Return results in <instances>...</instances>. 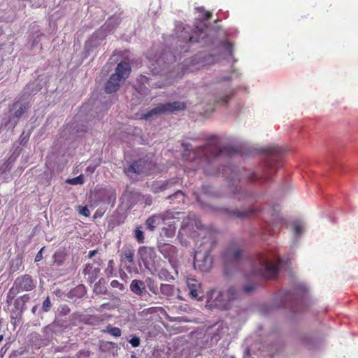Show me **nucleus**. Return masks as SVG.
Returning <instances> with one entry per match:
<instances>
[{
	"instance_id": "obj_1",
	"label": "nucleus",
	"mask_w": 358,
	"mask_h": 358,
	"mask_svg": "<svg viewBox=\"0 0 358 358\" xmlns=\"http://www.w3.org/2000/svg\"><path fill=\"white\" fill-rule=\"evenodd\" d=\"M246 261L250 267L249 273L246 274L247 278L273 279L278 275L280 259L276 255L259 254L253 259Z\"/></svg>"
},
{
	"instance_id": "obj_35",
	"label": "nucleus",
	"mask_w": 358,
	"mask_h": 358,
	"mask_svg": "<svg viewBox=\"0 0 358 358\" xmlns=\"http://www.w3.org/2000/svg\"><path fill=\"white\" fill-rule=\"evenodd\" d=\"M190 224L192 225V222H190V221H185L184 220L182 221V222L181 229H180V231H179V235L182 234V231H185L186 229H187L188 226Z\"/></svg>"
},
{
	"instance_id": "obj_21",
	"label": "nucleus",
	"mask_w": 358,
	"mask_h": 358,
	"mask_svg": "<svg viewBox=\"0 0 358 358\" xmlns=\"http://www.w3.org/2000/svg\"><path fill=\"white\" fill-rule=\"evenodd\" d=\"M168 199H170L171 203L184 202L185 194L182 191L178 190V191L176 192L174 194L170 195L168 197Z\"/></svg>"
},
{
	"instance_id": "obj_20",
	"label": "nucleus",
	"mask_w": 358,
	"mask_h": 358,
	"mask_svg": "<svg viewBox=\"0 0 358 358\" xmlns=\"http://www.w3.org/2000/svg\"><path fill=\"white\" fill-rule=\"evenodd\" d=\"M116 200V192L113 189H106L103 191V197L101 202L106 204L114 205Z\"/></svg>"
},
{
	"instance_id": "obj_5",
	"label": "nucleus",
	"mask_w": 358,
	"mask_h": 358,
	"mask_svg": "<svg viewBox=\"0 0 358 358\" xmlns=\"http://www.w3.org/2000/svg\"><path fill=\"white\" fill-rule=\"evenodd\" d=\"M131 71V66L127 62H120L117 64L115 72L113 73L105 84V91L108 94L115 92L118 90L120 83L126 80Z\"/></svg>"
},
{
	"instance_id": "obj_40",
	"label": "nucleus",
	"mask_w": 358,
	"mask_h": 358,
	"mask_svg": "<svg viewBox=\"0 0 358 358\" xmlns=\"http://www.w3.org/2000/svg\"><path fill=\"white\" fill-rule=\"evenodd\" d=\"M43 248H41V249L38 252V253L36 254V257H35V262H40V261L43 259L42 251H43Z\"/></svg>"
},
{
	"instance_id": "obj_32",
	"label": "nucleus",
	"mask_w": 358,
	"mask_h": 358,
	"mask_svg": "<svg viewBox=\"0 0 358 358\" xmlns=\"http://www.w3.org/2000/svg\"><path fill=\"white\" fill-rule=\"evenodd\" d=\"M79 213L85 217H89L90 215V211L87 206H78Z\"/></svg>"
},
{
	"instance_id": "obj_39",
	"label": "nucleus",
	"mask_w": 358,
	"mask_h": 358,
	"mask_svg": "<svg viewBox=\"0 0 358 358\" xmlns=\"http://www.w3.org/2000/svg\"><path fill=\"white\" fill-rule=\"evenodd\" d=\"M255 289L254 285H249L243 287V292L246 294L250 293L251 291Z\"/></svg>"
},
{
	"instance_id": "obj_51",
	"label": "nucleus",
	"mask_w": 358,
	"mask_h": 358,
	"mask_svg": "<svg viewBox=\"0 0 358 358\" xmlns=\"http://www.w3.org/2000/svg\"><path fill=\"white\" fill-rule=\"evenodd\" d=\"M132 358H136L135 355L131 356Z\"/></svg>"
},
{
	"instance_id": "obj_8",
	"label": "nucleus",
	"mask_w": 358,
	"mask_h": 358,
	"mask_svg": "<svg viewBox=\"0 0 358 358\" xmlns=\"http://www.w3.org/2000/svg\"><path fill=\"white\" fill-rule=\"evenodd\" d=\"M127 176L136 174H151V164L144 159V158H138V159L133 162L127 169L124 170Z\"/></svg>"
},
{
	"instance_id": "obj_14",
	"label": "nucleus",
	"mask_w": 358,
	"mask_h": 358,
	"mask_svg": "<svg viewBox=\"0 0 358 358\" xmlns=\"http://www.w3.org/2000/svg\"><path fill=\"white\" fill-rule=\"evenodd\" d=\"M134 252L135 250L131 245H124L120 251V261L122 263L128 262L129 264L134 265L135 255Z\"/></svg>"
},
{
	"instance_id": "obj_12",
	"label": "nucleus",
	"mask_w": 358,
	"mask_h": 358,
	"mask_svg": "<svg viewBox=\"0 0 358 358\" xmlns=\"http://www.w3.org/2000/svg\"><path fill=\"white\" fill-rule=\"evenodd\" d=\"M262 152L266 155L278 157L293 154V150L285 145H271L263 148Z\"/></svg>"
},
{
	"instance_id": "obj_4",
	"label": "nucleus",
	"mask_w": 358,
	"mask_h": 358,
	"mask_svg": "<svg viewBox=\"0 0 358 358\" xmlns=\"http://www.w3.org/2000/svg\"><path fill=\"white\" fill-rule=\"evenodd\" d=\"M243 249L236 241H231L222 252L225 273L229 275L231 268H236L242 258Z\"/></svg>"
},
{
	"instance_id": "obj_45",
	"label": "nucleus",
	"mask_w": 358,
	"mask_h": 358,
	"mask_svg": "<svg viewBox=\"0 0 358 358\" xmlns=\"http://www.w3.org/2000/svg\"><path fill=\"white\" fill-rule=\"evenodd\" d=\"M202 153L204 155L203 157H208L206 152L203 151ZM213 157H220V154L217 153V154L214 155Z\"/></svg>"
},
{
	"instance_id": "obj_10",
	"label": "nucleus",
	"mask_w": 358,
	"mask_h": 358,
	"mask_svg": "<svg viewBox=\"0 0 358 358\" xmlns=\"http://www.w3.org/2000/svg\"><path fill=\"white\" fill-rule=\"evenodd\" d=\"M30 300L29 294H25L17 298L13 304V308L11 310L10 318L14 320V323L19 322L22 317L24 311L26 310V303Z\"/></svg>"
},
{
	"instance_id": "obj_15",
	"label": "nucleus",
	"mask_w": 358,
	"mask_h": 358,
	"mask_svg": "<svg viewBox=\"0 0 358 358\" xmlns=\"http://www.w3.org/2000/svg\"><path fill=\"white\" fill-rule=\"evenodd\" d=\"M259 210L254 207H250L248 209L243 210H229L227 209L225 210V212L228 215V216L231 217H237V218H245L250 217L251 215H255Z\"/></svg>"
},
{
	"instance_id": "obj_44",
	"label": "nucleus",
	"mask_w": 358,
	"mask_h": 358,
	"mask_svg": "<svg viewBox=\"0 0 358 358\" xmlns=\"http://www.w3.org/2000/svg\"><path fill=\"white\" fill-rule=\"evenodd\" d=\"M166 185H167V184H162V185L159 187V190H160V191H163V190H164V189L166 188Z\"/></svg>"
},
{
	"instance_id": "obj_25",
	"label": "nucleus",
	"mask_w": 358,
	"mask_h": 358,
	"mask_svg": "<svg viewBox=\"0 0 358 358\" xmlns=\"http://www.w3.org/2000/svg\"><path fill=\"white\" fill-rule=\"evenodd\" d=\"M160 292L166 296H171L174 293V287L169 284H161Z\"/></svg>"
},
{
	"instance_id": "obj_36",
	"label": "nucleus",
	"mask_w": 358,
	"mask_h": 358,
	"mask_svg": "<svg viewBox=\"0 0 358 358\" xmlns=\"http://www.w3.org/2000/svg\"><path fill=\"white\" fill-rule=\"evenodd\" d=\"M26 110V106H24V105H22L19 109H17L15 112V117H20L22 114L25 112Z\"/></svg>"
},
{
	"instance_id": "obj_17",
	"label": "nucleus",
	"mask_w": 358,
	"mask_h": 358,
	"mask_svg": "<svg viewBox=\"0 0 358 358\" xmlns=\"http://www.w3.org/2000/svg\"><path fill=\"white\" fill-rule=\"evenodd\" d=\"M138 255L145 264L153 259L156 256L155 249L148 246L140 247L138 249Z\"/></svg>"
},
{
	"instance_id": "obj_9",
	"label": "nucleus",
	"mask_w": 358,
	"mask_h": 358,
	"mask_svg": "<svg viewBox=\"0 0 358 358\" xmlns=\"http://www.w3.org/2000/svg\"><path fill=\"white\" fill-rule=\"evenodd\" d=\"M174 214L170 210L162 213L155 214L146 220L145 225L148 230L153 231L157 227L165 224L166 221L173 220Z\"/></svg>"
},
{
	"instance_id": "obj_16",
	"label": "nucleus",
	"mask_w": 358,
	"mask_h": 358,
	"mask_svg": "<svg viewBox=\"0 0 358 358\" xmlns=\"http://www.w3.org/2000/svg\"><path fill=\"white\" fill-rule=\"evenodd\" d=\"M99 271V268L94 264H87L83 268V273L90 283H93L97 279Z\"/></svg>"
},
{
	"instance_id": "obj_24",
	"label": "nucleus",
	"mask_w": 358,
	"mask_h": 358,
	"mask_svg": "<svg viewBox=\"0 0 358 358\" xmlns=\"http://www.w3.org/2000/svg\"><path fill=\"white\" fill-rule=\"evenodd\" d=\"M157 275L159 278L162 280L170 281L174 279L173 276L171 274V273L166 268H161L158 271Z\"/></svg>"
},
{
	"instance_id": "obj_18",
	"label": "nucleus",
	"mask_w": 358,
	"mask_h": 358,
	"mask_svg": "<svg viewBox=\"0 0 358 358\" xmlns=\"http://www.w3.org/2000/svg\"><path fill=\"white\" fill-rule=\"evenodd\" d=\"M145 282L140 280H133L130 284L131 291L136 295L141 296L145 289Z\"/></svg>"
},
{
	"instance_id": "obj_28",
	"label": "nucleus",
	"mask_w": 358,
	"mask_h": 358,
	"mask_svg": "<svg viewBox=\"0 0 358 358\" xmlns=\"http://www.w3.org/2000/svg\"><path fill=\"white\" fill-rule=\"evenodd\" d=\"M17 294V291L12 286L7 294L6 303L10 305Z\"/></svg>"
},
{
	"instance_id": "obj_2",
	"label": "nucleus",
	"mask_w": 358,
	"mask_h": 358,
	"mask_svg": "<svg viewBox=\"0 0 358 358\" xmlns=\"http://www.w3.org/2000/svg\"><path fill=\"white\" fill-rule=\"evenodd\" d=\"M196 227L199 229V236L202 237V241L199 248L206 246L204 252L201 248L195 252L194 257V266L202 272L208 271L213 265V259L210 256V252L213 248L217 243V232L215 230H206L201 229L200 222L194 220Z\"/></svg>"
},
{
	"instance_id": "obj_50",
	"label": "nucleus",
	"mask_w": 358,
	"mask_h": 358,
	"mask_svg": "<svg viewBox=\"0 0 358 358\" xmlns=\"http://www.w3.org/2000/svg\"><path fill=\"white\" fill-rule=\"evenodd\" d=\"M157 62H159V61H160V58L157 59Z\"/></svg>"
},
{
	"instance_id": "obj_34",
	"label": "nucleus",
	"mask_w": 358,
	"mask_h": 358,
	"mask_svg": "<svg viewBox=\"0 0 358 358\" xmlns=\"http://www.w3.org/2000/svg\"><path fill=\"white\" fill-rule=\"evenodd\" d=\"M129 343L132 345L134 348H136L140 345V338L138 336H133L129 341Z\"/></svg>"
},
{
	"instance_id": "obj_48",
	"label": "nucleus",
	"mask_w": 358,
	"mask_h": 358,
	"mask_svg": "<svg viewBox=\"0 0 358 358\" xmlns=\"http://www.w3.org/2000/svg\"><path fill=\"white\" fill-rule=\"evenodd\" d=\"M3 339V335H0V342Z\"/></svg>"
},
{
	"instance_id": "obj_22",
	"label": "nucleus",
	"mask_w": 358,
	"mask_h": 358,
	"mask_svg": "<svg viewBox=\"0 0 358 358\" xmlns=\"http://www.w3.org/2000/svg\"><path fill=\"white\" fill-rule=\"evenodd\" d=\"M101 332L108 333L114 337H120L122 334L120 328L112 327L110 324H108L105 329L101 330Z\"/></svg>"
},
{
	"instance_id": "obj_31",
	"label": "nucleus",
	"mask_w": 358,
	"mask_h": 358,
	"mask_svg": "<svg viewBox=\"0 0 358 358\" xmlns=\"http://www.w3.org/2000/svg\"><path fill=\"white\" fill-rule=\"evenodd\" d=\"M181 145L184 151L186 152V155H189L190 151L193 150L192 145L187 142L182 141Z\"/></svg>"
},
{
	"instance_id": "obj_7",
	"label": "nucleus",
	"mask_w": 358,
	"mask_h": 358,
	"mask_svg": "<svg viewBox=\"0 0 358 358\" xmlns=\"http://www.w3.org/2000/svg\"><path fill=\"white\" fill-rule=\"evenodd\" d=\"M238 290L234 287H230L226 292H221L215 299V306L220 309L227 310L230 307V302L238 299Z\"/></svg>"
},
{
	"instance_id": "obj_26",
	"label": "nucleus",
	"mask_w": 358,
	"mask_h": 358,
	"mask_svg": "<svg viewBox=\"0 0 358 358\" xmlns=\"http://www.w3.org/2000/svg\"><path fill=\"white\" fill-rule=\"evenodd\" d=\"M105 274L107 278H110L115 275V262L113 259H110L108 261L107 267L105 269Z\"/></svg>"
},
{
	"instance_id": "obj_47",
	"label": "nucleus",
	"mask_w": 358,
	"mask_h": 358,
	"mask_svg": "<svg viewBox=\"0 0 358 358\" xmlns=\"http://www.w3.org/2000/svg\"><path fill=\"white\" fill-rule=\"evenodd\" d=\"M228 170H231V169L229 167H227V169H223V171H226V173L227 172Z\"/></svg>"
},
{
	"instance_id": "obj_49",
	"label": "nucleus",
	"mask_w": 358,
	"mask_h": 358,
	"mask_svg": "<svg viewBox=\"0 0 358 358\" xmlns=\"http://www.w3.org/2000/svg\"><path fill=\"white\" fill-rule=\"evenodd\" d=\"M201 149H202V150H206V147H202V148H201Z\"/></svg>"
},
{
	"instance_id": "obj_33",
	"label": "nucleus",
	"mask_w": 358,
	"mask_h": 358,
	"mask_svg": "<svg viewBox=\"0 0 358 358\" xmlns=\"http://www.w3.org/2000/svg\"><path fill=\"white\" fill-rule=\"evenodd\" d=\"M110 286L113 287V288H117L119 289L120 290H123L124 289V287L123 285V284L120 283L118 280H113L110 282Z\"/></svg>"
},
{
	"instance_id": "obj_42",
	"label": "nucleus",
	"mask_w": 358,
	"mask_h": 358,
	"mask_svg": "<svg viewBox=\"0 0 358 358\" xmlns=\"http://www.w3.org/2000/svg\"><path fill=\"white\" fill-rule=\"evenodd\" d=\"M212 13L209 11H205L202 17L203 20H208L211 17Z\"/></svg>"
},
{
	"instance_id": "obj_19",
	"label": "nucleus",
	"mask_w": 358,
	"mask_h": 358,
	"mask_svg": "<svg viewBox=\"0 0 358 358\" xmlns=\"http://www.w3.org/2000/svg\"><path fill=\"white\" fill-rule=\"evenodd\" d=\"M187 285L189 289V294L192 298L196 299L198 297V288L200 287L197 280L194 278H188L187 280Z\"/></svg>"
},
{
	"instance_id": "obj_41",
	"label": "nucleus",
	"mask_w": 358,
	"mask_h": 358,
	"mask_svg": "<svg viewBox=\"0 0 358 358\" xmlns=\"http://www.w3.org/2000/svg\"><path fill=\"white\" fill-rule=\"evenodd\" d=\"M230 98H231V96L225 95L221 98L220 101L222 103H223L224 104H227L228 103L229 100L230 99Z\"/></svg>"
},
{
	"instance_id": "obj_46",
	"label": "nucleus",
	"mask_w": 358,
	"mask_h": 358,
	"mask_svg": "<svg viewBox=\"0 0 358 358\" xmlns=\"http://www.w3.org/2000/svg\"><path fill=\"white\" fill-rule=\"evenodd\" d=\"M36 309H37V306H34L31 309V312L34 314L36 311Z\"/></svg>"
},
{
	"instance_id": "obj_29",
	"label": "nucleus",
	"mask_w": 358,
	"mask_h": 358,
	"mask_svg": "<svg viewBox=\"0 0 358 358\" xmlns=\"http://www.w3.org/2000/svg\"><path fill=\"white\" fill-rule=\"evenodd\" d=\"M67 182L71 185H81L84 182V178L82 175H80L79 176L75 177L71 179H69Z\"/></svg>"
},
{
	"instance_id": "obj_27",
	"label": "nucleus",
	"mask_w": 358,
	"mask_h": 358,
	"mask_svg": "<svg viewBox=\"0 0 358 358\" xmlns=\"http://www.w3.org/2000/svg\"><path fill=\"white\" fill-rule=\"evenodd\" d=\"M134 237L138 243H143L145 240L144 233L141 227H137L134 229Z\"/></svg>"
},
{
	"instance_id": "obj_30",
	"label": "nucleus",
	"mask_w": 358,
	"mask_h": 358,
	"mask_svg": "<svg viewBox=\"0 0 358 358\" xmlns=\"http://www.w3.org/2000/svg\"><path fill=\"white\" fill-rule=\"evenodd\" d=\"M51 308V302L50 297L48 296L43 301L42 306V310L43 312H48Z\"/></svg>"
},
{
	"instance_id": "obj_23",
	"label": "nucleus",
	"mask_w": 358,
	"mask_h": 358,
	"mask_svg": "<svg viewBox=\"0 0 358 358\" xmlns=\"http://www.w3.org/2000/svg\"><path fill=\"white\" fill-rule=\"evenodd\" d=\"M145 283L146 284L149 290L154 294L157 295L159 294V289L157 283L151 278H147Z\"/></svg>"
},
{
	"instance_id": "obj_38",
	"label": "nucleus",
	"mask_w": 358,
	"mask_h": 358,
	"mask_svg": "<svg viewBox=\"0 0 358 358\" xmlns=\"http://www.w3.org/2000/svg\"><path fill=\"white\" fill-rule=\"evenodd\" d=\"M163 229L165 230V235L167 237H173L175 235V228L169 229L163 228Z\"/></svg>"
},
{
	"instance_id": "obj_6",
	"label": "nucleus",
	"mask_w": 358,
	"mask_h": 358,
	"mask_svg": "<svg viewBox=\"0 0 358 358\" xmlns=\"http://www.w3.org/2000/svg\"><path fill=\"white\" fill-rule=\"evenodd\" d=\"M186 108V104L184 102L174 101L172 103H166L158 105L156 108L143 114V118L148 120L155 115L162 114L166 112L174 113L176 111L183 110Z\"/></svg>"
},
{
	"instance_id": "obj_43",
	"label": "nucleus",
	"mask_w": 358,
	"mask_h": 358,
	"mask_svg": "<svg viewBox=\"0 0 358 358\" xmlns=\"http://www.w3.org/2000/svg\"><path fill=\"white\" fill-rule=\"evenodd\" d=\"M96 253H97L96 250H90L88 253V258H90V259L92 258Z\"/></svg>"
},
{
	"instance_id": "obj_11",
	"label": "nucleus",
	"mask_w": 358,
	"mask_h": 358,
	"mask_svg": "<svg viewBox=\"0 0 358 358\" xmlns=\"http://www.w3.org/2000/svg\"><path fill=\"white\" fill-rule=\"evenodd\" d=\"M13 287L18 293L22 292L31 291L36 287V282L32 276L29 274H24L17 277L13 285Z\"/></svg>"
},
{
	"instance_id": "obj_3",
	"label": "nucleus",
	"mask_w": 358,
	"mask_h": 358,
	"mask_svg": "<svg viewBox=\"0 0 358 358\" xmlns=\"http://www.w3.org/2000/svg\"><path fill=\"white\" fill-rule=\"evenodd\" d=\"M207 31L208 27L203 22H201L200 25H197L194 30H192L189 27H184L180 35L178 36L181 49H184L185 51L187 50L185 45L181 44L182 43L188 45L205 41L208 36Z\"/></svg>"
},
{
	"instance_id": "obj_13",
	"label": "nucleus",
	"mask_w": 358,
	"mask_h": 358,
	"mask_svg": "<svg viewBox=\"0 0 358 358\" xmlns=\"http://www.w3.org/2000/svg\"><path fill=\"white\" fill-rule=\"evenodd\" d=\"M158 250L164 257L167 259L170 262H172L177 257V249L171 244L159 243Z\"/></svg>"
},
{
	"instance_id": "obj_37",
	"label": "nucleus",
	"mask_w": 358,
	"mask_h": 358,
	"mask_svg": "<svg viewBox=\"0 0 358 358\" xmlns=\"http://www.w3.org/2000/svg\"><path fill=\"white\" fill-rule=\"evenodd\" d=\"M294 232L296 236L301 235L303 231V227L299 224H295L293 227Z\"/></svg>"
}]
</instances>
